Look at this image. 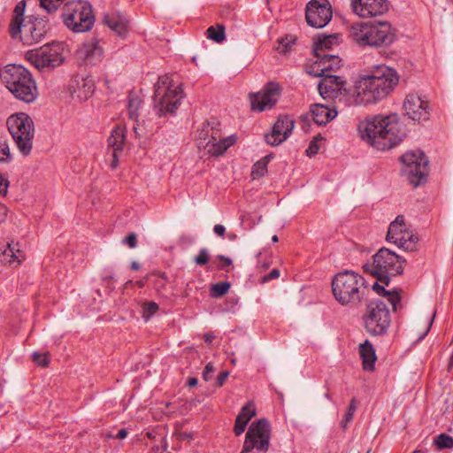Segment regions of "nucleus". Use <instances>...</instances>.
I'll list each match as a JSON object with an SVG mask.
<instances>
[{
  "instance_id": "1",
  "label": "nucleus",
  "mask_w": 453,
  "mask_h": 453,
  "mask_svg": "<svg viewBox=\"0 0 453 453\" xmlns=\"http://www.w3.org/2000/svg\"><path fill=\"white\" fill-rule=\"evenodd\" d=\"M362 140L378 150H386L398 145L404 136L397 114L376 115L358 126Z\"/></svg>"
},
{
  "instance_id": "2",
  "label": "nucleus",
  "mask_w": 453,
  "mask_h": 453,
  "mask_svg": "<svg viewBox=\"0 0 453 453\" xmlns=\"http://www.w3.org/2000/svg\"><path fill=\"white\" fill-rule=\"evenodd\" d=\"M398 81L395 69L384 65H376L370 74L360 79L356 101L363 104L381 101L395 89Z\"/></svg>"
},
{
  "instance_id": "3",
  "label": "nucleus",
  "mask_w": 453,
  "mask_h": 453,
  "mask_svg": "<svg viewBox=\"0 0 453 453\" xmlns=\"http://www.w3.org/2000/svg\"><path fill=\"white\" fill-rule=\"evenodd\" d=\"M331 287L337 303L352 310L362 304L369 292L365 278L350 270L337 273L331 280Z\"/></svg>"
},
{
  "instance_id": "4",
  "label": "nucleus",
  "mask_w": 453,
  "mask_h": 453,
  "mask_svg": "<svg viewBox=\"0 0 453 453\" xmlns=\"http://www.w3.org/2000/svg\"><path fill=\"white\" fill-rule=\"evenodd\" d=\"M6 88L19 101L30 104L35 101L39 92L31 73L20 65H7L0 73Z\"/></svg>"
},
{
  "instance_id": "5",
  "label": "nucleus",
  "mask_w": 453,
  "mask_h": 453,
  "mask_svg": "<svg viewBox=\"0 0 453 453\" xmlns=\"http://www.w3.org/2000/svg\"><path fill=\"white\" fill-rule=\"evenodd\" d=\"M349 35L360 47H388L395 40V35L388 22L353 24Z\"/></svg>"
},
{
  "instance_id": "6",
  "label": "nucleus",
  "mask_w": 453,
  "mask_h": 453,
  "mask_svg": "<svg viewBox=\"0 0 453 453\" xmlns=\"http://www.w3.org/2000/svg\"><path fill=\"white\" fill-rule=\"evenodd\" d=\"M405 264L406 260L403 257L383 247L372 256V262L364 265V269L378 281L388 286L391 277L403 273Z\"/></svg>"
},
{
  "instance_id": "7",
  "label": "nucleus",
  "mask_w": 453,
  "mask_h": 453,
  "mask_svg": "<svg viewBox=\"0 0 453 453\" xmlns=\"http://www.w3.org/2000/svg\"><path fill=\"white\" fill-rule=\"evenodd\" d=\"M65 27L73 33L90 31L96 22L93 6L88 0H68L61 8Z\"/></svg>"
},
{
  "instance_id": "8",
  "label": "nucleus",
  "mask_w": 453,
  "mask_h": 453,
  "mask_svg": "<svg viewBox=\"0 0 453 453\" xmlns=\"http://www.w3.org/2000/svg\"><path fill=\"white\" fill-rule=\"evenodd\" d=\"M183 98L181 85L173 87L168 76L160 77L155 84L154 110L158 117L173 114Z\"/></svg>"
},
{
  "instance_id": "9",
  "label": "nucleus",
  "mask_w": 453,
  "mask_h": 453,
  "mask_svg": "<svg viewBox=\"0 0 453 453\" xmlns=\"http://www.w3.org/2000/svg\"><path fill=\"white\" fill-rule=\"evenodd\" d=\"M6 125L19 153L24 157L29 156L35 136L32 118L27 113L18 112L7 119Z\"/></svg>"
},
{
  "instance_id": "10",
  "label": "nucleus",
  "mask_w": 453,
  "mask_h": 453,
  "mask_svg": "<svg viewBox=\"0 0 453 453\" xmlns=\"http://www.w3.org/2000/svg\"><path fill=\"white\" fill-rule=\"evenodd\" d=\"M65 44L52 42L26 52V59L40 72H50L65 61Z\"/></svg>"
},
{
  "instance_id": "11",
  "label": "nucleus",
  "mask_w": 453,
  "mask_h": 453,
  "mask_svg": "<svg viewBox=\"0 0 453 453\" xmlns=\"http://www.w3.org/2000/svg\"><path fill=\"white\" fill-rule=\"evenodd\" d=\"M403 165V173L414 187L426 182L428 175V159L424 152L407 151L400 157Z\"/></svg>"
},
{
  "instance_id": "12",
  "label": "nucleus",
  "mask_w": 453,
  "mask_h": 453,
  "mask_svg": "<svg viewBox=\"0 0 453 453\" xmlns=\"http://www.w3.org/2000/svg\"><path fill=\"white\" fill-rule=\"evenodd\" d=\"M364 326L371 335H383L387 333L390 322V313L387 304L380 300L372 301L363 317Z\"/></svg>"
},
{
  "instance_id": "13",
  "label": "nucleus",
  "mask_w": 453,
  "mask_h": 453,
  "mask_svg": "<svg viewBox=\"0 0 453 453\" xmlns=\"http://www.w3.org/2000/svg\"><path fill=\"white\" fill-rule=\"evenodd\" d=\"M270 422L265 418H260L250 426L241 453H250L253 449L257 453H266L270 447Z\"/></svg>"
},
{
  "instance_id": "14",
  "label": "nucleus",
  "mask_w": 453,
  "mask_h": 453,
  "mask_svg": "<svg viewBox=\"0 0 453 453\" xmlns=\"http://www.w3.org/2000/svg\"><path fill=\"white\" fill-rule=\"evenodd\" d=\"M386 239L388 242H393L406 251L417 250L418 237L408 228L403 215H398L390 223Z\"/></svg>"
},
{
  "instance_id": "15",
  "label": "nucleus",
  "mask_w": 453,
  "mask_h": 453,
  "mask_svg": "<svg viewBox=\"0 0 453 453\" xmlns=\"http://www.w3.org/2000/svg\"><path fill=\"white\" fill-rule=\"evenodd\" d=\"M281 91L278 82H267L259 92L250 95L251 109L259 112L273 109L280 99Z\"/></svg>"
},
{
  "instance_id": "16",
  "label": "nucleus",
  "mask_w": 453,
  "mask_h": 453,
  "mask_svg": "<svg viewBox=\"0 0 453 453\" xmlns=\"http://www.w3.org/2000/svg\"><path fill=\"white\" fill-rule=\"evenodd\" d=\"M332 9L328 0H311L305 9V19L309 26L315 28L326 27L332 19Z\"/></svg>"
},
{
  "instance_id": "17",
  "label": "nucleus",
  "mask_w": 453,
  "mask_h": 453,
  "mask_svg": "<svg viewBox=\"0 0 453 453\" xmlns=\"http://www.w3.org/2000/svg\"><path fill=\"white\" fill-rule=\"evenodd\" d=\"M209 125L211 138L209 142H206L204 147L211 156L219 157L223 155L229 147L234 145L236 140L234 135L222 137L220 123L217 119L211 118L209 120Z\"/></svg>"
},
{
  "instance_id": "18",
  "label": "nucleus",
  "mask_w": 453,
  "mask_h": 453,
  "mask_svg": "<svg viewBox=\"0 0 453 453\" xmlns=\"http://www.w3.org/2000/svg\"><path fill=\"white\" fill-rule=\"evenodd\" d=\"M50 30L46 17L28 16L23 26V35L20 40L24 44L32 45L41 42Z\"/></svg>"
},
{
  "instance_id": "19",
  "label": "nucleus",
  "mask_w": 453,
  "mask_h": 453,
  "mask_svg": "<svg viewBox=\"0 0 453 453\" xmlns=\"http://www.w3.org/2000/svg\"><path fill=\"white\" fill-rule=\"evenodd\" d=\"M350 6L355 14L361 18L383 15L388 10V0H351Z\"/></svg>"
},
{
  "instance_id": "20",
  "label": "nucleus",
  "mask_w": 453,
  "mask_h": 453,
  "mask_svg": "<svg viewBox=\"0 0 453 453\" xmlns=\"http://www.w3.org/2000/svg\"><path fill=\"white\" fill-rule=\"evenodd\" d=\"M405 113L414 121L426 120L430 116L429 103L416 94H409L403 103Z\"/></svg>"
},
{
  "instance_id": "21",
  "label": "nucleus",
  "mask_w": 453,
  "mask_h": 453,
  "mask_svg": "<svg viewBox=\"0 0 453 453\" xmlns=\"http://www.w3.org/2000/svg\"><path fill=\"white\" fill-rule=\"evenodd\" d=\"M295 121L288 115L280 116L273 127L272 133L265 134L266 143L278 146L286 141L291 134Z\"/></svg>"
},
{
  "instance_id": "22",
  "label": "nucleus",
  "mask_w": 453,
  "mask_h": 453,
  "mask_svg": "<svg viewBox=\"0 0 453 453\" xmlns=\"http://www.w3.org/2000/svg\"><path fill=\"white\" fill-rule=\"evenodd\" d=\"M76 56L86 65H96L104 58V50L96 38L84 42L77 50Z\"/></svg>"
},
{
  "instance_id": "23",
  "label": "nucleus",
  "mask_w": 453,
  "mask_h": 453,
  "mask_svg": "<svg viewBox=\"0 0 453 453\" xmlns=\"http://www.w3.org/2000/svg\"><path fill=\"white\" fill-rule=\"evenodd\" d=\"M95 83L88 77H75L69 84V91L73 98L80 102L86 101L92 96L95 91Z\"/></svg>"
},
{
  "instance_id": "24",
  "label": "nucleus",
  "mask_w": 453,
  "mask_h": 453,
  "mask_svg": "<svg viewBox=\"0 0 453 453\" xmlns=\"http://www.w3.org/2000/svg\"><path fill=\"white\" fill-rule=\"evenodd\" d=\"M25 259V253L19 242H11L0 247V261L4 265L18 267Z\"/></svg>"
},
{
  "instance_id": "25",
  "label": "nucleus",
  "mask_w": 453,
  "mask_h": 453,
  "mask_svg": "<svg viewBox=\"0 0 453 453\" xmlns=\"http://www.w3.org/2000/svg\"><path fill=\"white\" fill-rule=\"evenodd\" d=\"M317 60L313 66L314 75H324L336 71L342 65V59L333 54H323L317 56Z\"/></svg>"
},
{
  "instance_id": "26",
  "label": "nucleus",
  "mask_w": 453,
  "mask_h": 453,
  "mask_svg": "<svg viewBox=\"0 0 453 453\" xmlns=\"http://www.w3.org/2000/svg\"><path fill=\"white\" fill-rule=\"evenodd\" d=\"M310 112L313 121L319 126L326 125L337 116L335 110L329 109L327 106L321 104H312Z\"/></svg>"
},
{
  "instance_id": "27",
  "label": "nucleus",
  "mask_w": 453,
  "mask_h": 453,
  "mask_svg": "<svg viewBox=\"0 0 453 453\" xmlns=\"http://www.w3.org/2000/svg\"><path fill=\"white\" fill-rule=\"evenodd\" d=\"M359 355L363 369L369 372L374 371L377 356L374 347L368 340L359 344Z\"/></svg>"
},
{
  "instance_id": "28",
  "label": "nucleus",
  "mask_w": 453,
  "mask_h": 453,
  "mask_svg": "<svg viewBox=\"0 0 453 453\" xmlns=\"http://www.w3.org/2000/svg\"><path fill=\"white\" fill-rule=\"evenodd\" d=\"M318 76L323 77L319 83V90L321 96L342 90L345 83L342 77L331 73Z\"/></svg>"
},
{
  "instance_id": "29",
  "label": "nucleus",
  "mask_w": 453,
  "mask_h": 453,
  "mask_svg": "<svg viewBox=\"0 0 453 453\" xmlns=\"http://www.w3.org/2000/svg\"><path fill=\"white\" fill-rule=\"evenodd\" d=\"M256 415V410L251 403L244 405L235 418L234 432L236 436L241 435L246 429L250 420Z\"/></svg>"
},
{
  "instance_id": "30",
  "label": "nucleus",
  "mask_w": 453,
  "mask_h": 453,
  "mask_svg": "<svg viewBox=\"0 0 453 453\" xmlns=\"http://www.w3.org/2000/svg\"><path fill=\"white\" fill-rule=\"evenodd\" d=\"M126 135H125V127L121 126H116L111 132V135L107 139L108 148L112 150V152H121L123 151L124 144H125Z\"/></svg>"
},
{
  "instance_id": "31",
  "label": "nucleus",
  "mask_w": 453,
  "mask_h": 453,
  "mask_svg": "<svg viewBox=\"0 0 453 453\" xmlns=\"http://www.w3.org/2000/svg\"><path fill=\"white\" fill-rule=\"evenodd\" d=\"M338 43L337 35H323L318 37L317 41L314 42L313 50L315 56L326 54L325 51L331 50L332 46Z\"/></svg>"
},
{
  "instance_id": "32",
  "label": "nucleus",
  "mask_w": 453,
  "mask_h": 453,
  "mask_svg": "<svg viewBox=\"0 0 453 453\" xmlns=\"http://www.w3.org/2000/svg\"><path fill=\"white\" fill-rule=\"evenodd\" d=\"M105 24L118 35L124 36L127 33L128 23L119 16H107L104 18Z\"/></svg>"
},
{
  "instance_id": "33",
  "label": "nucleus",
  "mask_w": 453,
  "mask_h": 453,
  "mask_svg": "<svg viewBox=\"0 0 453 453\" xmlns=\"http://www.w3.org/2000/svg\"><path fill=\"white\" fill-rule=\"evenodd\" d=\"M142 105V100L141 97L134 93H129L127 97V114L130 119L138 120L139 110Z\"/></svg>"
},
{
  "instance_id": "34",
  "label": "nucleus",
  "mask_w": 453,
  "mask_h": 453,
  "mask_svg": "<svg viewBox=\"0 0 453 453\" xmlns=\"http://www.w3.org/2000/svg\"><path fill=\"white\" fill-rule=\"evenodd\" d=\"M270 159H271V156L267 155V156L262 157L261 159H259L258 161H257L253 165L252 169H251V176L254 180L259 179L266 174L267 165H268V163L270 162Z\"/></svg>"
},
{
  "instance_id": "35",
  "label": "nucleus",
  "mask_w": 453,
  "mask_h": 453,
  "mask_svg": "<svg viewBox=\"0 0 453 453\" xmlns=\"http://www.w3.org/2000/svg\"><path fill=\"white\" fill-rule=\"evenodd\" d=\"M26 22L24 18L12 16L9 25V33L12 38L16 39L23 35V26Z\"/></svg>"
},
{
  "instance_id": "36",
  "label": "nucleus",
  "mask_w": 453,
  "mask_h": 453,
  "mask_svg": "<svg viewBox=\"0 0 453 453\" xmlns=\"http://www.w3.org/2000/svg\"><path fill=\"white\" fill-rule=\"evenodd\" d=\"M206 35L215 42L220 43L226 39L225 27L222 24H217L216 27L211 26L206 30Z\"/></svg>"
},
{
  "instance_id": "37",
  "label": "nucleus",
  "mask_w": 453,
  "mask_h": 453,
  "mask_svg": "<svg viewBox=\"0 0 453 453\" xmlns=\"http://www.w3.org/2000/svg\"><path fill=\"white\" fill-rule=\"evenodd\" d=\"M438 450L453 449V437L447 434H440L434 439Z\"/></svg>"
},
{
  "instance_id": "38",
  "label": "nucleus",
  "mask_w": 453,
  "mask_h": 453,
  "mask_svg": "<svg viewBox=\"0 0 453 453\" xmlns=\"http://www.w3.org/2000/svg\"><path fill=\"white\" fill-rule=\"evenodd\" d=\"M231 288L228 281H220L211 286L210 295L211 297L218 298L226 295Z\"/></svg>"
},
{
  "instance_id": "39",
  "label": "nucleus",
  "mask_w": 453,
  "mask_h": 453,
  "mask_svg": "<svg viewBox=\"0 0 453 453\" xmlns=\"http://www.w3.org/2000/svg\"><path fill=\"white\" fill-rule=\"evenodd\" d=\"M357 399L356 398L351 399V401L349 404V407L341 420L340 426L342 428L346 429L348 425L352 421L354 413L357 410Z\"/></svg>"
},
{
  "instance_id": "40",
  "label": "nucleus",
  "mask_w": 453,
  "mask_h": 453,
  "mask_svg": "<svg viewBox=\"0 0 453 453\" xmlns=\"http://www.w3.org/2000/svg\"><path fill=\"white\" fill-rule=\"evenodd\" d=\"M40 5L48 13H53L58 11L61 4L64 5L65 0H39Z\"/></svg>"
},
{
  "instance_id": "41",
  "label": "nucleus",
  "mask_w": 453,
  "mask_h": 453,
  "mask_svg": "<svg viewBox=\"0 0 453 453\" xmlns=\"http://www.w3.org/2000/svg\"><path fill=\"white\" fill-rule=\"evenodd\" d=\"M158 310L159 306L156 302H147L142 306V318L148 321Z\"/></svg>"
},
{
  "instance_id": "42",
  "label": "nucleus",
  "mask_w": 453,
  "mask_h": 453,
  "mask_svg": "<svg viewBox=\"0 0 453 453\" xmlns=\"http://www.w3.org/2000/svg\"><path fill=\"white\" fill-rule=\"evenodd\" d=\"M12 155L6 139L0 135V162H9Z\"/></svg>"
},
{
  "instance_id": "43",
  "label": "nucleus",
  "mask_w": 453,
  "mask_h": 453,
  "mask_svg": "<svg viewBox=\"0 0 453 453\" xmlns=\"http://www.w3.org/2000/svg\"><path fill=\"white\" fill-rule=\"evenodd\" d=\"M32 360L42 367H47L50 364V354L48 352L39 353L34 352L32 354Z\"/></svg>"
},
{
  "instance_id": "44",
  "label": "nucleus",
  "mask_w": 453,
  "mask_h": 453,
  "mask_svg": "<svg viewBox=\"0 0 453 453\" xmlns=\"http://www.w3.org/2000/svg\"><path fill=\"white\" fill-rule=\"evenodd\" d=\"M210 258L209 252L207 249L203 248L199 250V253L197 256L194 257V262L200 266L205 265Z\"/></svg>"
},
{
  "instance_id": "45",
  "label": "nucleus",
  "mask_w": 453,
  "mask_h": 453,
  "mask_svg": "<svg viewBox=\"0 0 453 453\" xmlns=\"http://www.w3.org/2000/svg\"><path fill=\"white\" fill-rule=\"evenodd\" d=\"M322 140V137L320 134L315 136L312 141H311L308 148L306 149V154L309 157L315 156L318 154L319 150V146L318 144V142Z\"/></svg>"
},
{
  "instance_id": "46",
  "label": "nucleus",
  "mask_w": 453,
  "mask_h": 453,
  "mask_svg": "<svg viewBox=\"0 0 453 453\" xmlns=\"http://www.w3.org/2000/svg\"><path fill=\"white\" fill-rule=\"evenodd\" d=\"M209 120L203 123L201 127L197 130V137L199 140L207 141L211 138L210 129H209Z\"/></svg>"
},
{
  "instance_id": "47",
  "label": "nucleus",
  "mask_w": 453,
  "mask_h": 453,
  "mask_svg": "<svg viewBox=\"0 0 453 453\" xmlns=\"http://www.w3.org/2000/svg\"><path fill=\"white\" fill-rule=\"evenodd\" d=\"M383 296L388 298V301L391 303L393 310L395 311L397 304L400 303L402 299L400 294L397 291H388V294H385Z\"/></svg>"
},
{
  "instance_id": "48",
  "label": "nucleus",
  "mask_w": 453,
  "mask_h": 453,
  "mask_svg": "<svg viewBox=\"0 0 453 453\" xmlns=\"http://www.w3.org/2000/svg\"><path fill=\"white\" fill-rule=\"evenodd\" d=\"M26 8V1L22 0L19 2L13 10V16L24 18V12Z\"/></svg>"
},
{
  "instance_id": "49",
  "label": "nucleus",
  "mask_w": 453,
  "mask_h": 453,
  "mask_svg": "<svg viewBox=\"0 0 453 453\" xmlns=\"http://www.w3.org/2000/svg\"><path fill=\"white\" fill-rule=\"evenodd\" d=\"M123 243L127 244L129 248H135L137 245V236L134 233H131L125 237Z\"/></svg>"
},
{
  "instance_id": "50",
  "label": "nucleus",
  "mask_w": 453,
  "mask_h": 453,
  "mask_svg": "<svg viewBox=\"0 0 453 453\" xmlns=\"http://www.w3.org/2000/svg\"><path fill=\"white\" fill-rule=\"evenodd\" d=\"M280 277V270L277 268H273L268 274L264 275L261 278V282L265 283L272 280L277 279Z\"/></svg>"
},
{
  "instance_id": "51",
  "label": "nucleus",
  "mask_w": 453,
  "mask_h": 453,
  "mask_svg": "<svg viewBox=\"0 0 453 453\" xmlns=\"http://www.w3.org/2000/svg\"><path fill=\"white\" fill-rule=\"evenodd\" d=\"M214 372V366L211 363H208L203 372V378L205 381H208L211 378V374Z\"/></svg>"
},
{
  "instance_id": "52",
  "label": "nucleus",
  "mask_w": 453,
  "mask_h": 453,
  "mask_svg": "<svg viewBox=\"0 0 453 453\" xmlns=\"http://www.w3.org/2000/svg\"><path fill=\"white\" fill-rule=\"evenodd\" d=\"M217 258L222 261V264L218 266L219 270H224L232 265V260L223 255L217 256Z\"/></svg>"
},
{
  "instance_id": "53",
  "label": "nucleus",
  "mask_w": 453,
  "mask_h": 453,
  "mask_svg": "<svg viewBox=\"0 0 453 453\" xmlns=\"http://www.w3.org/2000/svg\"><path fill=\"white\" fill-rule=\"evenodd\" d=\"M229 376V372L227 371H223L221 372L218 377H217V380H216V386L217 387H221L224 385L225 381L226 380V379L228 378Z\"/></svg>"
},
{
  "instance_id": "54",
  "label": "nucleus",
  "mask_w": 453,
  "mask_h": 453,
  "mask_svg": "<svg viewBox=\"0 0 453 453\" xmlns=\"http://www.w3.org/2000/svg\"><path fill=\"white\" fill-rule=\"evenodd\" d=\"M8 186L9 180L0 177V195L5 196L7 194Z\"/></svg>"
},
{
  "instance_id": "55",
  "label": "nucleus",
  "mask_w": 453,
  "mask_h": 453,
  "mask_svg": "<svg viewBox=\"0 0 453 453\" xmlns=\"http://www.w3.org/2000/svg\"><path fill=\"white\" fill-rule=\"evenodd\" d=\"M372 289L380 296H384L385 294H388V290L385 289L384 286L380 285L378 282H375L372 285Z\"/></svg>"
},
{
  "instance_id": "56",
  "label": "nucleus",
  "mask_w": 453,
  "mask_h": 453,
  "mask_svg": "<svg viewBox=\"0 0 453 453\" xmlns=\"http://www.w3.org/2000/svg\"><path fill=\"white\" fill-rule=\"evenodd\" d=\"M213 231L214 233L219 235V236H224L225 234V232H226V228L223 225H220V224H218V225H215L214 227H213Z\"/></svg>"
},
{
  "instance_id": "57",
  "label": "nucleus",
  "mask_w": 453,
  "mask_h": 453,
  "mask_svg": "<svg viewBox=\"0 0 453 453\" xmlns=\"http://www.w3.org/2000/svg\"><path fill=\"white\" fill-rule=\"evenodd\" d=\"M121 154V152H112V161L111 163V167L112 169H115L119 165V157Z\"/></svg>"
},
{
  "instance_id": "58",
  "label": "nucleus",
  "mask_w": 453,
  "mask_h": 453,
  "mask_svg": "<svg viewBox=\"0 0 453 453\" xmlns=\"http://www.w3.org/2000/svg\"><path fill=\"white\" fill-rule=\"evenodd\" d=\"M198 384V380L196 377H189L187 380V386L189 388L196 387Z\"/></svg>"
},
{
  "instance_id": "59",
  "label": "nucleus",
  "mask_w": 453,
  "mask_h": 453,
  "mask_svg": "<svg viewBox=\"0 0 453 453\" xmlns=\"http://www.w3.org/2000/svg\"><path fill=\"white\" fill-rule=\"evenodd\" d=\"M127 435V431L126 428H122L119 430L118 434L115 435V438L122 440L125 439Z\"/></svg>"
},
{
  "instance_id": "60",
  "label": "nucleus",
  "mask_w": 453,
  "mask_h": 453,
  "mask_svg": "<svg viewBox=\"0 0 453 453\" xmlns=\"http://www.w3.org/2000/svg\"><path fill=\"white\" fill-rule=\"evenodd\" d=\"M215 338V335L213 334V333H206L203 334V341L206 342V343H211Z\"/></svg>"
},
{
  "instance_id": "61",
  "label": "nucleus",
  "mask_w": 453,
  "mask_h": 453,
  "mask_svg": "<svg viewBox=\"0 0 453 453\" xmlns=\"http://www.w3.org/2000/svg\"><path fill=\"white\" fill-rule=\"evenodd\" d=\"M131 269H132V270H135V271H136V270H139V269H140V265H139L137 262L133 261V262L131 263Z\"/></svg>"
},
{
  "instance_id": "62",
  "label": "nucleus",
  "mask_w": 453,
  "mask_h": 453,
  "mask_svg": "<svg viewBox=\"0 0 453 453\" xmlns=\"http://www.w3.org/2000/svg\"><path fill=\"white\" fill-rule=\"evenodd\" d=\"M272 241H273V242H277L279 241L278 236H277V235H273V236L272 237Z\"/></svg>"
},
{
  "instance_id": "63",
  "label": "nucleus",
  "mask_w": 453,
  "mask_h": 453,
  "mask_svg": "<svg viewBox=\"0 0 453 453\" xmlns=\"http://www.w3.org/2000/svg\"><path fill=\"white\" fill-rule=\"evenodd\" d=\"M137 285L140 287V288H142L144 286V283L143 281H138L137 282Z\"/></svg>"
},
{
  "instance_id": "64",
  "label": "nucleus",
  "mask_w": 453,
  "mask_h": 453,
  "mask_svg": "<svg viewBox=\"0 0 453 453\" xmlns=\"http://www.w3.org/2000/svg\"><path fill=\"white\" fill-rule=\"evenodd\" d=\"M412 453H424L422 449H415Z\"/></svg>"
}]
</instances>
